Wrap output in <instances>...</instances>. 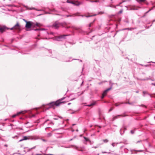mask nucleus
Segmentation results:
<instances>
[{
  "label": "nucleus",
  "instance_id": "4468645a",
  "mask_svg": "<svg viewBox=\"0 0 155 155\" xmlns=\"http://www.w3.org/2000/svg\"><path fill=\"white\" fill-rule=\"evenodd\" d=\"M5 30L4 28H0V31L2 32Z\"/></svg>",
  "mask_w": 155,
  "mask_h": 155
},
{
  "label": "nucleus",
  "instance_id": "79ce46f5",
  "mask_svg": "<svg viewBox=\"0 0 155 155\" xmlns=\"http://www.w3.org/2000/svg\"><path fill=\"white\" fill-rule=\"evenodd\" d=\"M114 8H116V6H114Z\"/></svg>",
  "mask_w": 155,
  "mask_h": 155
},
{
  "label": "nucleus",
  "instance_id": "473e14b6",
  "mask_svg": "<svg viewBox=\"0 0 155 155\" xmlns=\"http://www.w3.org/2000/svg\"><path fill=\"white\" fill-rule=\"evenodd\" d=\"M35 31H36V30H38V29H35Z\"/></svg>",
  "mask_w": 155,
  "mask_h": 155
},
{
  "label": "nucleus",
  "instance_id": "39448f33",
  "mask_svg": "<svg viewBox=\"0 0 155 155\" xmlns=\"http://www.w3.org/2000/svg\"><path fill=\"white\" fill-rule=\"evenodd\" d=\"M111 89V88H109L105 90L103 93L101 97V98L103 99L104 97L107 94V92Z\"/></svg>",
  "mask_w": 155,
  "mask_h": 155
},
{
  "label": "nucleus",
  "instance_id": "ea45409f",
  "mask_svg": "<svg viewBox=\"0 0 155 155\" xmlns=\"http://www.w3.org/2000/svg\"><path fill=\"white\" fill-rule=\"evenodd\" d=\"M74 124H73V126H74Z\"/></svg>",
  "mask_w": 155,
  "mask_h": 155
},
{
  "label": "nucleus",
  "instance_id": "bb28decb",
  "mask_svg": "<svg viewBox=\"0 0 155 155\" xmlns=\"http://www.w3.org/2000/svg\"><path fill=\"white\" fill-rule=\"evenodd\" d=\"M91 16H90V15H88V16H85L87 17H91Z\"/></svg>",
  "mask_w": 155,
  "mask_h": 155
},
{
  "label": "nucleus",
  "instance_id": "7ed1b4c3",
  "mask_svg": "<svg viewBox=\"0 0 155 155\" xmlns=\"http://www.w3.org/2000/svg\"><path fill=\"white\" fill-rule=\"evenodd\" d=\"M25 22L26 23L25 27L26 29H29L32 26H35L34 23L30 21H25Z\"/></svg>",
  "mask_w": 155,
  "mask_h": 155
},
{
  "label": "nucleus",
  "instance_id": "9d476101",
  "mask_svg": "<svg viewBox=\"0 0 155 155\" xmlns=\"http://www.w3.org/2000/svg\"><path fill=\"white\" fill-rule=\"evenodd\" d=\"M76 148L78 150H79L80 151H84V150H85V148L84 147H82L80 148H79L76 147Z\"/></svg>",
  "mask_w": 155,
  "mask_h": 155
},
{
  "label": "nucleus",
  "instance_id": "4c0bfd02",
  "mask_svg": "<svg viewBox=\"0 0 155 155\" xmlns=\"http://www.w3.org/2000/svg\"><path fill=\"white\" fill-rule=\"evenodd\" d=\"M121 3H120V4H121Z\"/></svg>",
  "mask_w": 155,
  "mask_h": 155
},
{
  "label": "nucleus",
  "instance_id": "c9c22d12",
  "mask_svg": "<svg viewBox=\"0 0 155 155\" xmlns=\"http://www.w3.org/2000/svg\"><path fill=\"white\" fill-rule=\"evenodd\" d=\"M71 104V103H69L68 104V105H69V104Z\"/></svg>",
  "mask_w": 155,
  "mask_h": 155
},
{
  "label": "nucleus",
  "instance_id": "5701e85b",
  "mask_svg": "<svg viewBox=\"0 0 155 155\" xmlns=\"http://www.w3.org/2000/svg\"><path fill=\"white\" fill-rule=\"evenodd\" d=\"M115 106H118L119 104H118L117 103H116L115 104Z\"/></svg>",
  "mask_w": 155,
  "mask_h": 155
},
{
  "label": "nucleus",
  "instance_id": "ddd939ff",
  "mask_svg": "<svg viewBox=\"0 0 155 155\" xmlns=\"http://www.w3.org/2000/svg\"><path fill=\"white\" fill-rule=\"evenodd\" d=\"M103 142L104 143H107L108 142V140L107 139H105L102 140Z\"/></svg>",
  "mask_w": 155,
  "mask_h": 155
},
{
  "label": "nucleus",
  "instance_id": "0eeeda50",
  "mask_svg": "<svg viewBox=\"0 0 155 155\" xmlns=\"http://www.w3.org/2000/svg\"><path fill=\"white\" fill-rule=\"evenodd\" d=\"M25 112H26L24 111H21V112H19L18 113L16 114H15V115H12V117L13 118H14L16 116L18 115L19 114H24Z\"/></svg>",
  "mask_w": 155,
  "mask_h": 155
},
{
  "label": "nucleus",
  "instance_id": "9b49d317",
  "mask_svg": "<svg viewBox=\"0 0 155 155\" xmlns=\"http://www.w3.org/2000/svg\"><path fill=\"white\" fill-rule=\"evenodd\" d=\"M28 139H29V138H28V137H26V136H25V137H23V139L21 140L20 141H22V140H28Z\"/></svg>",
  "mask_w": 155,
  "mask_h": 155
},
{
  "label": "nucleus",
  "instance_id": "20e7f679",
  "mask_svg": "<svg viewBox=\"0 0 155 155\" xmlns=\"http://www.w3.org/2000/svg\"><path fill=\"white\" fill-rule=\"evenodd\" d=\"M21 26L19 24V23L17 22L16 24L12 28L11 30L12 29H16L17 30H20L21 28Z\"/></svg>",
  "mask_w": 155,
  "mask_h": 155
},
{
  "label": "nucleus",
  "instance_id": "cd10ccee",
  "mask_svg": "<svg viewBox=\"0 0 155 155\" xmlns=\"http://www.w3.org/2000/svg\"><path fill=\"white\" fill-rule=\"evenodd\" d=\"M36 26H39L38 24V23H37L36 24Z\"/></svg>",
  "mask_w": 155,
  "mask_h": 155
},
{
  "label": "nucleus",
  "instance_id": "6e6552de",
  "mask_svg": "<svg viewBox=\"0 0 155 155\" xmlns=\"http://www.w3.org/2000/svg\"><path fill=\"white\" fill-rule=\"evenodd\" d=\"M70 3L77 6H78L81 4L78 1L75 2L71 1L70 2Z\"/></svg>",
  "mask_w": 155,
  "mask_h": 155
},
{
  "label": "nucleus",
  "instance_id": "a19ab883",
  "mask_svg": "<svg viewBox=\"0 0 155 155\" xmlns=\"http://www.w3.org/2000/svg\"><path fill=\"white\" fill-rule=\"evenodd\" d=\"M5 146H7L6 145H5Z\"/></svg>",
  "mask_w": 155,
  "mask_h": 155
},
{
  "label": "nucleus",
  "instance_id": "c756f323",
  "mask_svg": "<svg viewBox=\"0 0 155 155\" xmlns=\"http://www.w3.org/2000/svg\"><path fill=\"white\" fill-rule=\"evenodd\" d=\"M122 12V11H120L119 12V13H121Z\"/></svg>",
  "mask_w": 155,
  "mask_h": 155
},
{
  "label": "nucleus",
  "instance_id": "2eb2a0df",
  "mask_svg": "<svg viewBox=\"0 0 155 155\" xmlns=\"http://www.w3.org/2000/svg\"><path fill=\"white\" fill-rule=\"evenodd\" d=\"M137 1L140 2H145L146 0H137Z\"/></svg>",
  "mask_w": 155,
  "mask_h": 155
},
{
  "label": "nucleus",
  "instance_id": "b1692460",
  "mask_svg": "<svg viewBox=\"0 0 155 155\" xmlns=\"http://www.w3.org/2000/svg\"><path fill=\"white\" fill-rule=\"evenodd\" d=\"M141 106L145 107V108H146V106L144 105H142Z\"/></svg>",
  "mask_w": 155,
  "mask_h": 155
},
{
  "label": "nucleus",
  "instance_id": "a878e982",
  "mask_svg": "<svg viewBox=\"0 0 155 155\" xmlns=\"http://www.w3.org/2000/svg\"><path fill=\"white\" fill-rule=\"evenodd\" d=\"M127 103H128V104H132V103H130V102H128Z\"/></svg>",
  "mask_w": 155,
  "mask_h": 155
},
{
  "label": "nucleus",
  "instance_id": "c85d7f7f",
  "mask_svg": "<svg viewBox=\"0 0 155 155\" xmlns=\"http://www.w3.org/2000/svg\"><path fill=\"white\" fill-rule=\"evenodd\" d=\"M102 153H107V152H105V151H104V152H102Z\"/></svg>",
  "mask_w": 155,
  "mask_h": 155
},
{
  "label": "nucleus",
  "instance_id": "1a4fd4ad",
  "mask_svg": "<svg viewBox=\"0 0 155 155\" xmlns=\"http://www.w3.org/2000/svg\"><path fill=\"white\" fill-rule=\"evenodd\" d=\"M68 36V35H60L59 36H58L56 38V40L58 41H59V39L62 38H65V37L66 36Z\"/></svg>",
  "mask_w": 155,
  "mask_h": 155
},
{
  "label": "nucleus",
  "instance_id": "72a5a7b5",
  "mask_svg": "<svg viewBox=\"0 0 155 155\" xmlns=\"http://www.w3.org/2000/svg\"><path fill=\"white\" fill-rule=\"evenodd\" d=\"M96 14H95V15H93V16H96Z\"/></svg>",
  "mask_w": 155,
  "mask_h": 155
},
{
  "label": "nucleus",
  "instance_id": "a211bd4d",
  "mask_svg": "<svg viewBox=\"0 0 155 155\" xmlns=\"http://www.w3.org/2000/svg\"><path fill=\"white\" fill-rule=\"evenodd\" d=\"M114 109V108L113 107H112L109 110V112H110L111 111Z\"/></svg>",
  "mask_w": 155,
  "mask_h": 155
},
{
  "label": "nucleus",
  "instance_id": "6ab92c4d",
  "mask_svg": "<svg viewBox=\"0 0 155 155\" xmlns=\"http://www.w3.org/2000/svg\"><path fill=\"white\" fill-rule=\"evenodd\" d=\"M130 132L132 134H133L134 133V131L133 130H131L130 131Z\"/></svg>",
  "mask_w": 155,
  "mask_h": 155
},
{
  "label": "nucleus",
  "instance_id": "f8f14e48",
  "mask_svg": "<svg viewBox=\"0 0 155 155\" xmlns=\"http://www.w3.org/2000/svg\"><path fill=\"white\" fill-rule=\"evenodd\" d=\"M96 103V102H94L93 103H92L90 104H89L87 105V106L88 107H91V106H93Z\"/></svg>",
  "mask_w": 155,
  "mask_h": 155
},
{
  "label": "nucleus",
  "instance_id": "393cba45",
  "mask_svg": "<svg viewBox=\"0 0 155 155\" xmlns=\"http://www.w3.org/2000/svg\"><path fill=\"white\" fill-rule=\"evenodd\" d=\"M70 16H71V15H66V17H70Z\"/></svg>",
  "mask_w": 155,
  "mask_h": 155
},
{
  "label": "nucleus",
  "instance_id": "f3484780",
  "mask_svg": "<svg viewBox=\"0 0 155 155\" xmlns=\"http://www.w3.org/2000/svg\"><path fill=\"white\" fill-rule=\"evenodd\" d=\"M84 138L86 141H88L89 140V139L88 138L85 137H84Z\"/></svg>",
  "mask_w": 155,
  "mask_h": 155
},
{
  "label": "nucleus",
  "instance_id": "dca6fc26",
  "mask_svg": "<svg viewBox=\"0 0 155 155\" xmlns=\"http://www.w3.org/2000/svg\"><path fill=\"white\" fill-rule=\"evenodd\" d=\"M95 21V20L93 21V22H92L89 25V27H91L92 26V25H93L94 22Z\"/></svg>",
  "mask_w": 155,
  "mask_h": 155
},
{
  "label": "nucleus",
  "instance_id": "f257e3e1",
  "mask_svg": "<svg viewBox=\"0 0 155 155\" xmlns=\"http://www.w3.org/2000/svg\"><path fill=\"white\" fill-rule=\"evenodd\" d=\"M60 26H62L65 28H70V26H67L66 23H59L58 22H55L52 25V27L55 29H58Z\"/></svg>",
  "mask_w": 155,
  "mask_h": 155
},
{
  "label": "nucleus",
  "instance_id": "7c9ffc66",
  "mask_svg": "<svg viewBox=\"0 0 155 155\" xmlns=\"http://www.w3.org/2000/svg\"><path fill=\"white\" fill-rule=\"evenodd\" d=\"M151 10V9H150L147 12V13L148 12L150 11Z\"/></svg>",
  "mask_w": 155,
  "mask_h": 155
},
{
  "label": "nucleus",
  "instance_id": "f704fd0d",
  "mask_svg": "<svg viewBox=\"0 0 155 155\" xmlns=\"http://www.w3.org/2000/svg\"><path fill=\"white\" fill-rule=\"evenodd\" d=\"M48 120H47L45 122V123L47 121H48Z\"/></svg>",
  "mask_w": 155,
  "mask_h": 155
},
{
  "label": "nucleus",
  "instance_id": "423d86ee",
  "mask_svg": "<svg viewBox=\"0 0 155 155\" xmlns=\"http://www.w3.org/2000/svg\"><path fill=\"white\" fill-rule=\"evenodd\" d=\"M127 115L126 114H124V115H118L116 116H115L113 118V120H114L116 119L118 117H125L126 116H127Z\"/></svg>",
  "mask_w": 155,
  "mask_h": 155
},
{
  "label": "nucleus",
  "instance_id": "2f4dec72",
  "mask_svg": "<svg viewBox=\"0 0 155 155\" xmlns=\"http://www.w3.org/2000/svg\"><path fill=\"white\" fill-rule=\"evenodd\" d=\"M7 6H11L12 5H8Z\"/></svg>",
  "mask_w": 155,
  "mask_h": 155
},
{
  "label": "nucleus",
  "instance_id": "4be33fe9",
  "mask_svg": "<svg viewBox=\"0 0 155 155\" xmlns=\"http://www.w3.org/2000/svg\"><path fill=\"white\" fill-rule=\"evenodd\" d=\"M104 13V12H99L98 14H103Z\"/></svg>",
  "mask_w": 155,
  "mask_h": 155
},
{
  "label": "nucleus",
  "instance_id": "aec40b11",
  "mask_svg": "<svg viewBox=\"0 0 155 155\" xmlns=\"http://www.w3.org/2000/svg\"><path fill=\"white\" fill-rule=\"evenodd\" d=\"M41 140H42V141H44V142H46V140H45V139H41Z\"/></svg>",
  "mask_w": 155,
  "mask_h": 155
},
{
  "label": "nucleus",
  "instance_id": "e433bc0d",
  "mask_svg": "<svg viewBox=\"0 0 155 155\" xmlns=\"http://www.w3.org/2000/svg\"><path fill=\"white\" fill-rule=\"evenodd\" d=\"M153 85L155 86V83H154V84H153Z\"/></svg>",
  "mask_w": 155,
  "mask_h": 155
},
{
  "label": "nucleus",
  "instance_id": "f03ea898",
  "mask_svg": "<svg viewBox=\"0 0 155 155\" xmlns=\"http://www.w3.org/2000/svg\"><path fill=\"white\" fill-rule=\"evenodd\" d=\"M64 98V97L61 98L55 102L51 103L49 104L50 108L53 107L54 105L59 106L60 104L65 103V102L62 101V100Z\"/></svg>",
  "mask_w": 155,
  "mask_h": 155
},
{
  "label": "nucleus",
  "instance_id": "58836bf2",
  "mask_svg": "<svg viewBox=\"0 0 155 155\" xmlns=\"http://www.w3.org/2000/svg\"><path fill=\"white\" fill-rule=\"evenodd\" d=\"M94 2H97V1H95Z\"/></svg>",
  "mask_w": 155,
  "mask_h": 155
},
{
  "label": "nucleus",
  "instance_id": "412c9836",
  "mask_svg": "<svg viewBox=\"0 0 155 155\" xmlns=\"http://www.w3.org/2000/svg\"><path fill=\"white\" fill-rule=\"evenodd\" d=\"M45 30V29L40 28H39V31L42 30Z\"/></svg>",
  "mask_w": 155,
  "mask_h": 155
}]
</instances>
